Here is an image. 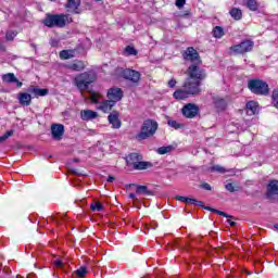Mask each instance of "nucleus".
<instances>
[{"label": "nucleus", "instance_id": "f257e3e1", "mask_svg": "<svg viewBox=\"0 0 278 278\" xmlns=\"http://www.w3.org/2000/svg\"><path fill=\"white\" fill-rule=\"evenodd\" d=\"M187 78L185 81H189L190 86H194L197 90H201V83L207 74L205 70L201 67V64H191L186 71Z\"/></svg>", "mask_w": 278, "mask_h": 278}, {"label": "nucleus", "instance_id": "f03ea898", "mask_svg": "<svg viewBox=\"0 0 278 278\" xmlns=\"http://www.w3.org/2000/svg\"><path fill=\"white\" fill-rule=\"evenodd\" d=\"M73 23V17L68 14H50L47 13L46 17L42 21V24L46 27H58L60 29L66 27V25Z\"/></svg>", "mask_w": 278, "mask_h": 278}, {"label": "nucleus", "instance_id": "7ed1b4c3", "mask_svg": "<svg viewBox=\"0 0 278 278\" xmlns=\"http://www.w3.org/2000/svg\"><path fill=\"white\" fill-rule=\"evenodd\" d=\"M157 127V122L153 119H146L141 126V130L135 136V139L140 142L142 140L151 138L152 136H155Z\"/></svg>", "mask_w": 278, "mask_h": 278}, {"label": "nucleus", "instance_id": "20e7f679", "mask_svg": "<svg viewBox=\"0 0 278 278\" xmlns=\"http://www.w3.org/2000/svg\"><path fill=\"white\" fill-rule=\"evenodd\" d=\"M89 99L91 103L97 105V110H100V112H103L104 114L112 112V108L115 105L114 102H111L110 100L103 101V94L96 91H89Z\"/></svg>", "mask_w": 278, "mask_h": 278}, {"label": "nucleus", "instance_id": "39448f33", "mask_svg": "<svg viewBox=\"0 0 278 278\" xmlns=\"http://www.w3.org/2000/svg\"><path fill=\"white\" fill-rule=\"evenodd\" d=\"M201 89H197L194 85H190V81H185L182 85V89H178L174 92V99L178 101H184V99H188L190 94H200Z\"/></svg>", "mask_w": 278, "mask_h": 278}, {"label": "nucleus", "instance_id": "423d86ee", "mask_svg": "<svg viewBox=\"0 0 278 278\" xmlns=\"http://www.w3.org/2000/svg\"><path fill=\"white\" fill-rule=\"evenodd\" d=\"M248 88L253 94H257L258 97H266L269 92L268 84L261 79L249 80Z\"/></svg>", "mask_w": 278, "mask_h": 278}, {"label": "nucleus", "instance_id": "0eeeda50", "mask_svg": "<svg viewBox=\"0 0 278 278\" xmlns=\"http://www.w3.org/2000/svg\"><path fill=\"white\" fill-rule=\"evenodd\" d=\"M97 79V77L92 73L85 72L83 74H79L75 77V86L80 90V92H84L90 84H93V81Z\"/></svg>", "mask_w": 278, "mask_h": 278}, {"label": "nucleus", "instance_id": "6e6552de", "mask_svg": "<svg viewBox=\"0 0 278 278\" xmlns=\"http://www.w3.org/2000/svg\"><path fill=\"white\" fill-rule=\"evenodd\" d=\"M182 58L185 62H190L191 64H203L201 55H199V51H197V49H194L193 47L187 48L182 52Z\"/></svg>", "mask_w": 278, "mask_h": 278}, {"label": "nucleus", "instance_id": "1a4fd4ad", "mask_svg": "<svg viewBox=\"0 0 278 278\" xmlns=\"http://www.w3.org/2000/svg\"><path fill=\"white\" fill-rule=\"evenodd\" d=\"M265 197L270 203H278V180H269Z\"/></svg>", "mask_w": 278, "mask_h": 278}, {"label": "nucleus", "instance_id": "9d476101", "mask_svg": "<svg viewBox=\"0 0 278 278\" xmlns=\"http://www.w3.org/2000/svg\"><path fill=\"white\" fill-rule=\"evenodd\" d=\"M253 47H255V43L252 40H244L239 45L230 47V51H232V53H236V55H239L253 51Z\"/></svg>", "mask_w": 278, "mask_h": 278}, {"label": "nucleus", "instance_id": "9b49d317", "mask_svg": "<svg viewBox=\"0 0 278 278\" xmlns=\"http://www.w3.org/2000/svg\"><path fill=\"white\" fill-rule=\"evenodd\" d=\"M106 97H108V99H110V101L112 103H114L116 105V103H118V101H121L123 99L124 93L121 88L113 87V88L109 89Z\"/></svg>", "mask_w": 278, "mask_h": 278}, {"label": "nucleus", "instance_id": "f8f14e48", "mask_svg": "<svg viewBox=\"0 0 278 278\" xmlns=\"http://www.w3.org/2000/svg\"><path fill=\"white\" fill-rule=\"evenodd\" d=\"M122 77L131 81V84H138L140 81V72L127 68L122 72Z\"/></svg>", "mask_w": 278, "mask_h": 278}, {"label": "nucleus", "instance_id": "ddd939ff", "mask_svg": "<svg viewBox=\"0 0 278 278\" xmlns=\"http://www.w3.org/2000/svg\"><path fill=\"white\" fill-rule=\"evenodd\" d=\"M197 114H199V106L197 104L189 103L182 108V115L186 118H194Z\"/></svg>", "mask_w": 278, "mask_h": 278}, {"label": "nucleus", "instance_id": "4468645a", "mask_svg": "<svg viewBox=\"0 0 278 278\" xmlns=\"http://www.w3.org/2000/svg\"><path fill=\"white\" fill-rule=\"evenodd\" d=\"M51 134L54 140H62V136H64V125L53 124L51 126Z\"/></svg>", "mask_w": 278, "mask_h": 278}, {"label": "nucleus", "instance_id": "2eb2a0df", "mask_svg": "<svg viewBox=\"0 0 278 278\" xmlns=\"http://www.w3.org/2000/svg\"><path fill=\"white\" fill-rule=\"evenodd\" d=\"M118 116H119L118 112L113 111L108 117L109 123L110 125H112L113 129H121V126L123 125Z\"/></svg>", "mask_w": 278, "mask_h": 278}, {"label": "nucleus", "instance_id": "dca6fc26", "mask_svg": "<svg viewBox=\"0 0 278 278\" xmlns=\"http://www.w3.org/2000/svg\"><path fill=\"white\" fill-rule=\"evenodd\" d=\"M81 5V0H67L65 8L68 12H73L74 14H80L79 7Z\"/></svg>", "mask_w": 278, "mask_h": 278}, {"label": "nucleus", "instance_id": "f3484780", "mask_svg": "<svg viewBox=\"0 0 278 278\" xmlns=\"http://www.w3.org/2000/svg\"><path fill=\"white\" fill-rule=\"evenodd\" d=\"M80 118L81 121H94V118H99V113L92 110H83L80 111Z\"/></svg>", "mask_w": 278, "mask_h": 278}, {"label": "nucleus", "instance_id": "a211bd4d", "mask_svg": "<svg viewBox=\"0 0 278 278\" xmlns=\"http://www.w3.org/2000/svg\"><path fill=\"white\" fill-rule=\"evenodd\" d=\"M176 200L180 201L181 203H186V205H197L199 207H203V201H198L197 199L178 195L176 197Z\"/></svg>", "mask_w": 278, "mask_h": 278}, {"label": "nucleus", "instance_id": "6ab92c4d", "mask_svg": "<svg viewBox=\"0 0 278 278\" xmlns=\"http://www.w3.org/2000/svg\"><path fill=\"white\" fill-rule=\"evenodd\" d=\"M241 3L251 12H257L260 10V3L257 0H241Z\"/></svg>", "mask_w": 278, "mask_h": 278}, {"label": "nucleus", "instance_id": "aec40b11", "mask_svg": "<svg viewBox=\"0 0 278 278\" xmlns=\"http://www.w3.org/2000/svg\"><path fill=\"white\" fill-rule=\"evenodd\" d=\"M245 110H247L248 116H253L257 114V110H260V105L255 101H250L247 103Z\"/></svg>", "mask_w": 278, "mask_h": 278}, {"label": "nucleus", "instance_id": "412c9836", "mask_svg": "<svg viewBox=\"0 0 278 278\" xmlns=\"http://www.w3.org/2000/svg\"><path fill=\"white\" fill-rule=\"evenodd\" d=\"M17 100L20 101L21 105H31V94L27 92H20L17 94Z\"/></svg>", "mask_w": 278, "mask_h": 278}, {"label": "nucleus", "instance_id": "4be33fe9", "mask_svg": "<svg viewBox=\"0 0 278 278\" xmlns=\"http://www.w3.org/2000/svg\"><path fill=\"white\" fill-rule=\"evenodd\" d=\"M28 91L33 92L35 97H47L49 94V89H40L38 87L30 86Z\"/></svg>", "mask_w": 278, "mask_h": 278}, {"label": "nucleus", "instance_id": "5701e85b", "mask_svg": "<svg viewBox=\"0 0 278 278\" xmlns=\"http://www.w3.org/2000/svg\"><path fill=\"white\" fill-rule=\"evenodd\" d=\"M137 194H143L144 197H154V192L149 190L147 186H137L136 189Z\"/></svg>", "mask_w": 278, "mask_h": 278}, {"label": "nucleus", "instance_id": "b1692460", "mask_svg": "<svg viewBox=\"0 0 278 278\" xmlns=\"http://www.w3.org/2000/svg\"><path fill=\"white\" fill-rule=\"evenodd\" d=\"M140 160H142V155H140L138 153H131L128 155L127 164L135 167L136 163L140 162Z\"/></svg>", "mask_w": 278, "mask_h": 278}, {"label": "nucleus", "instance_id": "393cba45", "mask_svg": "<svg viewBox=\"0 0 278 278\" xmlns=\"http://www.w3.org/2000/svg\"><path fill=\"white\" fill-rule=\"evenodd\" d=\"M68 68L76 72L84 71L86 63H84V61H75L73 64L68 65Z\"/></svg>", "mask_w": 278, "mask_h": 278}, {"label": "nucleus", "instance_id": "a878e982", "mask_svg": "<svg viewBox=\"0 0 278 278\" xmlns=\"http://www.w3.org/2000/svg\"><path fill=\"white\" fill-rule=\"evenodd\" d=\"M132 168H135V170H147V168H151V163L140 160L135 163Z\"/></svg>", "mask_w": 278, "mask_h": 278}, {"label": "nucleus", "instance_id": "bb28decb", "mask_svg": "<svg viewBox=\"0 0 278 278\" xmlns=\"http://www.w3.org/2000/svg\"><path fill=\"white\" fill-rule=\"evenodd\" d=\"M2 81L4 84H14V81H18V78L14 75V73H8L2 76Z\"/></svg>", "mask_w": 278, "mask_h": 278}, {"label": "nucleus", "instance_id": "cd10ccee", "mask_svg": "<svg viewBox=\"0 0 278 278\" xmlns=\"http://www.w3.org/2000/svg\"><path fill=\"white\" fill-rule=\"evenodd\" d=\"M59 55L61 60H71L75 58V50H62Z\"/></svg>", "mask_w": 278, "mask_h": 278}, {"label": "nucleus", "instance_id": "c85d7f7f", "mask_svg": "<svg viewBox=\"0 0 278 278\" xmlns=\"http://www.w3.org/2000/svg\"><path fill=\"white\" fill-rule=\"evenodd\" d=\"M230 16L235 20V21H241L242 20V10L238 9V8H232L229 11Z\"/></svg>", "mask_w": 278, "mask_h": 278}, {"label": "nucleus", "instance_id": "c756f323", "mask_svg": "<svg viewBox=\"0 0 278 278\" xmlns=\"http://www.w3.org/2000/svg\"><path fill=\"white\" fill-rule=\"evenodd\" d=\"M91 212H103V204L99 201L91 203L90 205Z\"/></svg>", "mask_w": 278, "mask_h": 278}, {"label": "nucleus", "instance_id": "7c9ffc66", "mask_svg": "<svg viewBox=\"0 0 278 278\" xmlns=\"http://www.w3.org/2000/svg\"><path fill=\"white\" fill-rule=\"evenodd\" d=\"M213 36L214 38H223V36H225V30L223 29V27L216 26L213 29Z\"/></svg>", "mask_w": 278, "mask_h": 278}, {"label": "nucleus", "instance_id": "2f4dec72", "mask_svg": "<svg viewBox=\"0 0 278 278\" xmlns=\"http://www.w3.org/2000/svg\"><path fill=\"white\" fill-rule=\"evenodd\" d=\"M167 125L169 127H173V129H181L184 127V124H181L175 119H168Z\"/></svg>", "mask_w": 278, "mask_h": 278}, {"label": "nucleus", "instance_id": "473e14b6", "mask_svg": "<svg viewBox=\"0 0 278 278\" xmlns=\"http://www.w3.org/2000/svg\"><path fill=\"white\" fill-rule=\"evenodd\" d=\"M170 151H173V146L161 147L157 149L159 155H166V153H170Z\"/></svg>", "mask_w": 278, "mask_h": 278}, {"label": "nucleus", "instance_id": "72a5a7b5", "mask_svg": "<svg viewBox=\"0 0 278 278\" xmlns=\"http://www.w3.org/2000/svg\"><path fill=\"white\" fill-rule=\"evenodd\" d=\"M74 275H76L78 278H84L86 275H88V269H86V267H80L74 271Z\"/></svg>", "mask_w": 278, "mask_h": 278}, {"label": "nucleus", "instance_id": "f704fd0d", "mask_svg": "<svg viewBox=\"0 0 278 278\" xmlns=\"http://www.w3.org/2000/svg\"><path fill=\"white\" fill-rule=\"evenodd\" d=\"M211 170L213 173H227V169H225V167L220 166V165H214L213 167H211Z\"/></svg>", "mask_w": 278, "mask_h": 278}, {"label": "nucleus", "instance_id": "c9c22d12", "mask_svg": "<svg viewBox=\"0 0 278 278\" xmlns=\"http://www.w3.org/2000/svg\"><path fill=\"white\" fill-rule=\"evenodd\" d=\"M211 212H213L214 214H218V216H224V218H231V216H229L227 213L223 212V211H218L216 208H207Z\"/></svg>", "mask_w": 278, "mask_h": 278}, {"label": "nucleus", "instance_id": "e433bc0d", "mask_svg": "<svg viewBox=\"0 0 278 278\" xmlns=\"http://www.w3.org/2000/svg\"><path fill=\"white\" fill-rule=\"evenodd\" d=\"M216 108H218V110H225V108H227V103L225 102L224 99H219L215 102Z\"/></svg>", "mask_w": 278, "mask_h": 278}, {"label": "nucleus", "instance_id": "4c0bfd02", "mask_svg": "<svg viewBox=\"0 0 278 278\" xmlns=\"http://www.w3.org/2000/svg\"><path fill=\"white\" fill-rule=\"evenodd\" d=\"M14 136V130H8L3 136L0 137V142H5L8 138Z\"/></svg>", "mask_w": 278, "mask_h": 278}, {"label": "nucleus", "instance_id": "58836bf2", "mask_svg": "<svg viewBox=\"0 0 278 278\" xmlns=\"http://www.w3.org/2000/svg\"><path fill=\"white\" fill-rule=\"evenodd\" d=\"M125 51L128 55H138V51L136 49H134V47H131V46H127L125 48Z\"/></svg>", "mask_w": 278, "mask_h": 278}, {"label": "nucleus", "instance_id": "ea45409f", "mask_svg": "<svg viewBox=\"0 0 278 278\" xmlns=\"http://www.w3.org/2000/svg\"><path fill=\"white\" fill-rule=\"evenodd\" d=\"M7 40H14L16 38V33L14 31H8L5 35Z\"/></svg>", "mask_w": 278, "mask_h": 278}, {"label": "nucleus", "instance_id": "a19ab883", "mask_svg": "<svg viewBox=\"0 0 278 278\" xmlns=\"http://www.w3.org/2000/svg\"><path fill=\"white\" fill-rule=\"evenodd\" d=\"M226 190H228V192H236V187H233V184L229 182L225 186Z\"/></svg>", "mask_w": 278, "mask_h": 278}, {"label": "nucleus", "instance_id": "79ce46f5", "mask_svg": "<svg viewBox=\"0 0 278 278\" xmlns=\"http://www.w3.org/2000/svg\"><path fill=\"white\" fill-rule=\"evenodd\" d=\"M186 5V0H176V7L181 10Z\"/></svg>", "mask_w": 278, "mask_h": 278}, {"label": "nucleus", "instance_id": "37998d69", "mask_svg": "<svg viewBox=\"0 0 278 278\" xmlns=\"http://www.w3.org/2000/svg\"><path fill=\"white\" fill-rule=\"evenodd\" d=\"M60 218L61 220H66V216L65 215H61V216H58V217H54L53 220L56 225H60Z\"/></svg>", "mask_w": 278, "mask_h": 278}, {"label": "nucleus", "instance_id": "c03bdc74", "mask_svg": "<svg viewBox=\"0 0 278 278\" xmlns=\"http://www.w3.org/2000/svg\"><path fill=\"white\" fill-rule=\"evenodd\" d=\"M175 86H177V80L170 79V80L168 81V87H169V88H175Z\"/></svg>", "mask_w": 278, "mask_h": 278}, {"label": "nucleus", "instance_id": "a18cd8bd", "mask_svg": "<svg viewBox=\"0 0 278 278\" xmlns=\"http://www.w3.org/2000/svg\"><path fill=\"white\" fill-rule=\"evenodd\" d=\"M54 265L56 266V268H64V263H62V261H55Z\"/></svg>", "mask_w": 278, "mask_h": 278}, {"label": "nucleus", "instance_id": "49530a36", "mask_svg": "<svg viewBox=\"0 0 278 278\" xmlns=\"http://www.w3.org/2000/svg\"><path fill=\"white\" fill-rule=\"evenodd\" d=\"M202 188L204 190H212V186H210V184H207V182L202 184Z\"/></svg>", "mask_w": 278, "mask_h": 278}, {"label": "nucleus", "instance_id": "de8ad7c7", "mask_svg": "<svg viewBox=\"0 0 278 278\" xmlns=\"http://www.w3.org/2000/svg\"><path fill=\"white\" fill-rule=\"evenodd\" d=\"M116 178H114L113 176H109L108 177V181L109 184H112Z\"/></svg>", "mask_w": 278, "mask_h": 278}, {"label": "nucleus", "instance_id": "09e8293b", "mask_svg": "<svg viewBox=\"0 0 278 278\" xmlns=\"http://www.w3.org/2000/svg\"><path fill=\"white\" fill-rule=\"evenodd\" d=\"M129 199H131L132 201H136V193H129Z\"/></svg>", "mask_w": 278, "mask_h": 278}, {"label": "nucleus", "instance_id": "8fccbe9b", "mask_svg": "<svg viewBox=\"0 0 278 278\" xmlns=\"http://www.w3.org/2000/svg\"><path fill=\"white\" fill-rule=\"evenodd\" d=\"M14 84H16L17 88H21L23 86V83H21L20 80L14 81Z\"/></svg>", "mask_w": 278, "mask_h": 278}, {"label": "nucleus", "instance_id": "3c124183", "mask_svg": "<svg viewBox=\"0 0 278 278\" xmlns=\"http://www.w3.org/2000/svg\"><path fill=\"white\" fill-rule=\"evenodd\" d=\"M230 227H236V222L228 220Z\"/></svg>", "mask_w": 278, "mask_h": 278}, {"label": "nucleus", "instance_id": "603ef678", "mask_svg": "<svg viewBox=\"0 0 278 278\" xmlns=\"http://www.w3.org/2000/svg\"><path fill=\"white\" fill-rule=\"evenodd\" d=\"M96 1H101V0H96Z\"/></svg>", "mask_w": 278, "mask_h": 278}]
</instances>
